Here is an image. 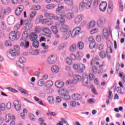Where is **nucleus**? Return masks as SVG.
Here are the masks:
<instances>
[{"mask_svg":"<svg viewBox=\"0 0 125 125\" xmlns=\"http://www.w3.org/2000/svg\"><path fill=\"white\" fill-rule=\"evenodd\" d=\"M20 49V47L19 45H16L14 46V50H10L9 52L7 53V55L11 60H14L15 59V56H18L20 53L18 52V50Z\"/></svg>","mask_w":125,"mask_h":125,"instance_id":"nucleus-1","label":"nucleus"},{"mask_svg":"<svg viewBox=\"0 0 125 125\" xmlns=\"http://www.w3.org/2000/svg\"><path fill=\"white\" fill-rule=\"evenodd\" d=\"M24 25V30L25 31H29L33 27V23H32V19H28L25 20L24 21L23 20H21L20 25Z\"/></svg>","mask_w":125,"mask_h":125,"instance_id":"nucleus-2","label":"nucleus"},{"mask_svg":"<svg viewBox=\"0 0 125 125\" xmlns=\"http://www.w3.org/2000/svg\"><path fill=\"white\" fill-rule=\"evenodd\" d=\"M81 27H78L73 30L71 33V37L75 38L78 36V39H83L84 36V33L83 32H81Z\"/></svg>","mask_w":125,"mask_h":125,"instance_id":"nucleus-3","label":"nucleus"},{"mask_svg":"<svg viewBox=\"0 0 125 125\" xmlns=\"http://www.w3.org/2000/svg\"><path fill=\"white\" fill-rule=\"evenodd\" d=\"M93 1V0H83V2L80 3L79 5L80 9L83 10V7L87 9L89 8L91 6Z\"/></svg>","mask_w":125,"mask_h":125,"instance_id":"nucleus-4","label":"nucleus"},{"mask_svg":"<svg viewBox=\"0 0 125 125\" xmlns=\"http://www.w3.org/2000/svg\"><path fill=\"white\" fill-rule=\"evenodd\" d=\"M20 38V33L18 31H14L10 33L9 35V39L11 42L18 40Z\"/></svg>","mask_w":125,"mask_h":125,"instance_id":"nucleus-5","label":"nucleus"},{"mask_svg":"<svg viewBox=\"0 0 125 125\" xmlns=\"http://www.w3.org/2000/svg\"><path fill=\"white\" fill-rule=\"evenodd\" d=\"M56 13L58 15L61 16L59 20V23L62 26L63 25V6H61L57 8Z\"/></svg>","mask_w":125,"mask_h":125,"instance_id":"nucleus-6","label":"nucleus"},{"mask_svg":"<svg viewBox=\"0 0 125 125\" xmlns=\"http://www.w3.org/2000/svg\"><path fill=\"white\" fill-rule=\"evenodd\" d=\"M55 86L58 88H60L58 90V93L60 95H62V91H63V82L60 81H57L55 83Z\"/></svg>","mask_w":125,"mask_h":125,"instance_id":"nucleus-7","label":"nucleus"},{"mask_svg":"<svg viewBox=\"0 0 125 125\" xmlns=\"http://www.w3.org/2000/svg\"><path fill=\"white\" fill-rule=\"evenodd\" d=\"M7 22L8 25H13L15 23V17L13 16H9L7 19Z\"/></svg>","mask_w":125,"mask_h":125,"instance_id":"nucleus-8","label":"nucleus"},{"mask_svg":"<svg viewBox=\"0 0 125 125\" xmlns=\"http://www.w3.org/2000/svg\"><path fill=\"white\" fill-rule=\"evenodd\" d=\"M56 62V58L53 56L51 55L48 57L47 59V63L49 64V65H51L52 64H54Z\"/></svg>","mask_w":125,"mask_h":125,"instance_id":"nucleus-9","label":"nucleus"},{"mask_svg":"<svg viewBox=\"0 0 125 125\" xmlns=\"http://www.w3.org/2000/svg\"><path fill=\"white\" fill-rule=\"evenodd\" d=\"M83 15H79L77 16L74 20V23L76 25H78V24H80L81 23V21H83Z\"/></svg>","mask_w":125,"mask_h":125,"instance_id":"nucleus-10","label":"nucleus"},{"mask_svg":"<svg viewBox=\"0 0 125 125\" xmlns=\"http://www.w3.org/2000/svg\"><path fill=\"white\" fill-rule=\"evenodd\" d=\"M113 9H114V3L110 1L108 3V6L107 7V13L108 14H111L113 12Z\"/></svg>","mask_w":125,"mask_h":125,"instance_id":"nucleus-11","label":"nucleus"},{"mask_svg":"<svg viewBox=\"0 0 125 125\" xmlns=\"http://www.w3.org/2000/svg\"><path fill=\"white\" fill-rule=\"evenodd\" d=\"M107 7V2L103 1L100 3V10L102 12H104L106 10V8Z\"/></svg>","mask_w":125,"mask_h":125,"instance_id":"nucleus-12","label":"nucleus"},{"mask_svg":"<svg viewBox=\"0 0 125 125\" xmlns=\"http://www.w3.org/2000/svg\"><path fill=\"white\" fill-rule=\"evenodd\" d=\"M74 17H75V14H74V13H68L66 14L63 15V18H66V19H68V20L73 19Z\"/></svg>","mask_w":125,"mask_h":125,"instance_id":"nucleus-13","label":"nucleus"},{"mask_svg":"<svg viewBox=\"0 0 125 125\" xmlns=\"http://www.w3.org/2000/svg\"><path fill=\"white\" fill-rule=\"evenodd\" d=\"M23 8L24 6L22 5L19 6L16 9V15H17V16H19V15H20V13L23 11Z\"/></svg>","mask_w":125,"mask_h":125,"instance_id":"nucleus-14","label":"nucleus"},{"mask_svg":"<svg viewBox=\"0 0 125 125\" xmlns=\"http://www.w3.org/2000/svg\"><path fill=\"white\" fill-rule=\"evenodd\" d=\"M13 105L17 111H19L21 109V104H19V102L17 100H15L13 102Z\"/></svg>","mask_w":125,"mask_h":125,"instance_id":"nucleus-15","label":"nucleus"},{"mask_svg":"<svg viewBox=\"0 0 125 125\" xmlns=\"http://www.w3.org/2000/svg\"><path fill=\"white\" fill-rule=\"evenodd\" d=\"M29 38L32 42H35L37 41V39H38V35H37V33L33 32L29 36Z\"/></svg>","mask_w":125,"mask_h":125,"instance_id":"nucleus-16","label":"nucleus"},{"mask_svg":"<svg viewBox=\"0 0 125 125\" xmlns=\"http://www.w3.org/2000/svg\"><path fill=\"white\" fill-rule=\"evenodd\" d=\"M72 97L73 100H80L83 98V96L80 94H73Z\"/></svg>","mask_w":125,"mask_h":125,"instance_id":"nucleus-17","label":"nucleus"},{"mask_svg":"<svg viewBox=\"0 0 125 125\" xmlns=\"http://www.w3.org/2000/svg\"><path fill=\"white\" fill-rule=\"evenodd\" d=\"M20 45L25 48H28L30 46V42L28 41H23L21 42Z\"/></svg>","mask_w":125,"mask_h":125,"instance_id":"nucleus-18","label":"nucleus"},{"mask_svg":"<svg viewBox=\"0 0 125 125\" xmlns=\"http://www.w3.org/2000/svg\"><path fill=\"white\" fill-rule=\"evenodd\" d=\"M103 36L106 40L109 39V31L106 28H104L103 30Z\"/></svg>","mask_w":125,"mask_h":125,"instance_id":"nucleus-19","label":"nucleus"},{"mask_svg":"<svg viewBox=\"0 0 125 125\" xmlns=\"http://www.w3.org/2000/svg\"><path fill=\"white\" fill-rule=\"evenodd\" d=\"M85 69V65L83 64H81L78 66V68L77 69V72L78 73H83V70Z\"/></svg>","mask_w":125,"mask_h":125,"instance_id":"nucleus-20","label":"nucleus"},{"mask_svg":"<svg viewBox=\"0 0 125 125\" xmlns=\"http://www.w3.org/2000/svg\"><path fill=\"white\" fill-rule=\"evenodd\" d=\"M69 33L71 32L70 28H69V26L66 24L63 25V33Z\"/></svg>","mask_w":125,"mask_h":125,"instance_id":"nucleus-21","label":"nucleus"},{"mask_svg":"<svg viewBox=\"0 0 125 125\" xmlns=\"http://www.w3.org/2000/svg\"><path fill=\"white\" fill-rule=\"evenodd\" d=\"M64 2L67 5H69V6L74 5V0H64Z\"/></svg>","mask_w":125,"mask_h":125,"instance_id":"nucleus-22","label":"nucleus"},{"mask_svg":"<svg viewBox=\"0 0 125 125\" xmlns=\"http://www.w3.org/2000/svg\"><path fill=\"white\" fill-rule=\"evenodd\" d=\"M77 83H78V81L75 78L74 80H68L66 81V84H77Z\"/></svg>","mask_w":125,"mask_h":125,"instance_id":"nucleus-23","label":"nucleus"},{"mask_svg":"<svg viewBox=\"0 0 125 125\" xmlns=\"http://www.w3.org/2000/svg\"><path fill=\"white\" fill-rule=\"evenodd\" d=\"M105 24V22L102 19H100L99 20H98L97 21V25L98 27H100V28H101L103 25Z\"/></svg>","mask_w":125,"mask_h":125,"instance_id":"nucleus-24","label":"nucleus"},{"mask_svg":"<svg viewBox=\"0 0 125 125\" xmlns=\"http://www.w3.org/2000/svg\"><path fill=\"white\" fill-rule=\"evenodd\" d=\"M70 35L71 32H63V40H68Z\"/></svg>","mask_w":125,"mask_h":125,"instance_id":"nucleus-25","label":"nucleus"},{"mask_svg":"<svg viewBox=\"0 0 125 125\" xmlns=\"http://www.w3.org/2000/svg\"><path fill=\"white\" fill-rule=\"evenodd\" d=\"M63 99L64 100H69V99L71 98V97L70 96V95L65 94L66 92L68 93V92L67 91H65V90L64 89H63Z\"/></svg>","mask_w":125,"mask_h":125,"instance_id":"nucleus-26","label":"nucleus"},{"mask_svg":"<svg viewBox=\"0 0 125 125\" xmlns=\"http://www.w3.org/2000/svg\"><path fill=\"white\" fill-rule=\"evenodd\" d=\"M53 14L49 13H45L44 16L46 17L47 19L52 20L53 19Z\"/></svg>","mask_w":125,"mask_h":125,"instance_id":"nucleus-27","label":"nucleus"},{"mask_svg":"<svg viewBox=\"0 0 125 125\" xmlns=\"http://www.w3.org/2000/svg\"><path fill=\"white\" fill-rule=\"evenodd\" d=\"M51 70L53 73H58V72H59V68L56 65L53 66Z\"/></svg>","mask_w":125,"mask_h":125,"instance_id":"nucleus-28","label":"nucleus"},{"mask_svg":"<svg viewBox=\"0 0 125 125\" xmlns=\"http://www.w3.org/2000/svg\"><path fill=\"white\" fill-rule=\"evenodd\" d=\"M69 49L70 51H71V52H75V51L77 50V45H76L75 44H73L70 46Z\"/></svg>","mask_w":125,"mask_h":125,"instance_id":"nucleus-29","label":"nucleus"},{"mask_svg":"<svg viewBox=\"0 0 125 125\" xmlns=\"http://www.w3.org/2000/svg\"><path fill=\"white\" fill-rule=\"evenodd\" d=\"M53 85V83L51 81H48L45 83V87H47L48 88L49 87H51Z\"/></svg>","mask_w":125,"mask_h":125,"instance_id":"nucleus-30","label":"nucleus"},{"mask_svg":"<svg viewBox=\"0 0 125 125\" xmlns=\"http://www.w3.org/2000/svg\"><path fill=\"white\" fill-rule=\"evenodd\" d=\"M77 46L79 49H83L84 47V43L82 42H79L77 44Z\"/></svg>","mask_w":125,"mask_h":125,"instance_id":"nucleus-31","label":"nucleus"},{"mask_svg":"<svg viewBox=\"0 0 125 125\" xmlns=\"http://www.w3.org/2000/svg\"><path fill=\"white\" fill-rule=\"evenodd\" d=\"M82 84L83 86H87V84H88V78L83 79Z\"/></svg>","mask_w":125,"mask_h":125,"instance_id":"nucleus-32","label":"nucleus"},{"mask_svg":"<svg viewBox=\"0 0 125 125\" xmlns=\"http://www.w3.org/2000/svg\"><path fill=\"white\" fill-rule=\"evenodd\" d=\"M6 14V12L5 10H2L1 12H0V20H2L4 17V15Z\"/></svg>","mask_w":125,"mask_h":125,"instance_id":"nucleus-33","label":"nucleus"},{"mask_svg":"<svg viewBox=\"0 0 125 125\" xmlns=\"http://www.w3.org/2000/svg\"><path fill=\"white\" fill-rule=\"evenodd\" d=\"M99 56L103 59L106 57V52L105 51H101L99 54Z\"/></svg>","mask_w":125,"mask_h":125,"instance_id":"nucleus-34","label":"nucleus"},{"mask_svg":"<svg viewBox=\"0 0 125 125\" xmlns=\"http://www.w3.org/2000/svg\"><path fill=\"white\" fill-rule=\"evenodd\" d=\"M56 5L54 4H49L46 6L47 9H53L55 7Z\"/></svg>","mask_w":125,"mask_h":125,"instance_id":"nucleus-35","label":"nucleus"},{"mask_svg":"<svg viewBox=\"0 0 125 125\" xmlns=\"http://www.w3.org/2000/svg\"><path fill=\"white\" fill-rule=\"evenodd\" d=\"M74 79L77 81V82H82V76L78 75H76L74 77Z\"/></svg>","mask_w":125,"mask_h":125,"instance_id":"nucleus-36","label":"nucleus"},{"mask_svg":"<svg viewBox=\"0 0 125 125\" xmlns=\"http://www.w3.org/2000/svg\"><path fill=\"white\" fill-rule=\"evenodd\" d=\"M32 45L34 47L38 48V47H39V45H40L39 41H33Z\"/></svg>","mask_w":125,"mask_h":125,"instance_id":"nucleus-37","label":"nucleus"},{"mask_svg":"<svg viewBox=\"0 0 125 125\" xmlns=\"http://www.w3.org/2000/svg\"><path fill=\"white\" fill-rule=\"evenodd\" d=\"M11 120V115L10 114H8L6 116L5 122L6 123H9Z\"/></svg>","mask_w":125,"mask_h":125,"instance_id":"nucleus-38","label":"nucleus"},{"mask_svg":"<svg viewBox=\"0 0 125 125\" xmlns=\"http://www.w3.org/2000/svg\"><path fill=\"white\" fill-rule=\"evenodd\" d=\"M0 27L2 30L6 29V25L5 24V22H4V21H1L0 22Z\"/></svg>","mask_w":125,"mask_h":125,"instance_id":"nucleus-39","label":"nucleus"},{"mask_svg":"<svg viewBox=\"0 0 125 125\" xmlns=\"http://www.w3.org/2000/svg\"><path fill=\"white\" fill-rule=\"evenodd\" d=\"M96 45V43L95 42H90L89 47L90 49H93L95 47Z\"/></svg>","mask_w":125,"mask_h":125,"instance_id":"nucleus-40","label":"nucleus"},{"mask_svg":"<svg viewBox=\"0 0 125 125\" xmlns=\"http://www.w3.org/2000/svg\"><path fill=\"white\" fill-rule=\"evenodd\" d=\"M51 30L52 32L53 33V34H56L57 33H58V30H57V28L55 26H52L51 27Z\"/></svg>","mask_w":125,"mask_h":125,"instance_id":"nucleus-41","label":"nucleus"},{"mask_svg":"<svg viewBox=\"0 0 125 125\" xmlns=\"http://www.w3.org/2000/svg\"><path fill=\"white\" fill-rule=\"evenodd\" d=\"M66 62L68 65H72L73 64V62L72 61V60L70 59V58H67L66 59Z\"/></svg>","mask_w":125,"mask_h":125,"instance_id":"nucleus-42","label":"nucleus"},{"mask_svg":"<svg viewBox=\"0 0 125 125\" xmlns=\"http://www.w3.org/2000/svg\"><path fill=\"white\" fill-rule=\"evenodd\" d=\"M6 89H8V90H9V91H10L11 92H14V93L17 92V90H16L13 88L9 87H7Z\"/></svg>","mask_w":125,"mask_h":125,"instance_id":"nucleus-43","label":"nucleus"},{"mask_svg":"<svg viewBox=\"0 0 125 125\" xmlns=\"http://www.w3.org/2000/svg\"><path fill=\"white\" fill-rule=\"evenodd\" d=\"M94 26H95V21H91L88 25L89 28H93Z\"/></svg>","mask_w":125,"mask_h":125,"instance_id":"nucleus-44","label":"nucleus"},{"mask_svg":"<svg viewBox=\"0 0 125 125\" xmlns=\"http://www.w3.org/2000/svg\"><path fill=\"white\" fill-rule=\"evenodd\" d=\"M32 9L34 10H39V9H41V6L39 5L32 6Z\"/></svg>","mask_w":125,"mask_h":125,"instance_id":"nucleus-45","label":"nucleus"},{"mask_svg":"<svg viewBox=\"0 0 125 125\" xmlns=\"http://www.w3.org/2000/svg\"><path fill=\"white\" fill-rule=\"evenodd\" d=\"M92 71L94 74H96V72L98 71V68L96 66H93L92 68Z\"/></svg>","mask_w":125,"mask_h":125,"instance_id":"nucleus-46","label":"nucleus"},{"mask_svg":"<svg viewBox=\"0 0 125 125\" xmlns=\"http://www.w3.org/2000/svg\"><path fill=\"white\" fill-rule=\"evenodd\" d=\"M47 100L50 103H51V104H52V103L54 102V99L52 97H48Z\"/></svg>","mask_w":125,"mask_h":125,"instance_id":"nucleus-47","label":"nucleus"},{"mask_svg":"<svg viewBox=\"0 0 125 125\" xmlns=\"http://www.w3.org/2000/svg\"><path fill=\"white\" fill-rule=\"evenodd\" d=\"M51 35H52L51 31H49V32H46L45 34H44V36L47 38H51Z\"/></svg>","mask_w":125,"mask_h":125,"instance_id":"nucleus-48","label":"nucleus"},{"mask_svg":"<svg viewBox=\"0 0 125 125\" xmlns=\"http://www.w3.org/2000/svg\"><path fill=\"white\" fill-rule=\"evenodd\" d=\"M119 10L120 11H124V5H123V2H119Z\"/></svg>","mask_w":125,"mask_h":125,"instance_id":"nucleus-49","label":"nucleus"},{"mask_svg":"<svg viewBox=\"0 0 125 125\" xmlns=\"http://www.w3.org/2000/svg\"><path fill=\"white\" fill-rule=\"evenodd\" d=\"M19 61L20 63H25V62H26V59H25V58H24V57H22L20 58Z\"/></svg>","mask_w":125,"mask_h":125,"instance_id":"nucleus-50","label":"nucleus"},{"mask_svg":"<svg viewBox=\"0 0 125 125\" xmlns=\"http://www.w3.org/2000/svg\"><path fill=\"white\" fill-rule=\"evenodd\" d=\"M94 78H95V76H94V74L90 73L89 74V79L90 81H93L94 80Z\"/></svg>","mask_w":125,"mask_h":125,"instance_id":"nucleus-51","label":"nucleus"},{"mask_svg":"<svg viewBox=\"0 0 125 125\" xmlns=\"http://www.w3.org/2000/svg\"><path fill=\"white\" fill-rule=\"evenodd\" d=\"M5 46H11L12 45V44L11 43V42L9 41H6L5 42Z\"/></svg>","mask_w":125,"mask_h":125,"instance_id":"nucleus-52","label":"nucleus"},{"mask_svg":"<svg viewBox=\"0 0 125 125\" xmlns=\"http://www.w3.org/2000/svg\"><path fill=\"white\" fill-rule=\"evenodd\" d=\"M99 3L98 0H94L93 3L94 7H97L98 6V4Z\"/></svg>","mask_w":125,"mask_h":125,"instance_id":"nucleus-53","label":"nucleus"},{"mask_svg":"<svg viewBox=\"0 0 125 125\" xmlns=\"http://www.w3.org/2000/svg\"><path fill=\"white\" fill-rule=\"evenodd\" d=\"M43 17V16L42 15H41L40 16H38V19H37V21H38V20H39L38 23H41V22H42V21Z\"/></svg>","mask_w":125,"mask_h":125,"instance_id":"nucleus-54","label":"nucleus"},{"mask_svg":"<svg viewBox=\"0 0 125 125\" xmlns=\"http://www.w3.org/2000/svg\"><path fill=\"white\" fill-rule=\"evenodd\" d=\"M41 46H42V47H43L44 49H47V48H48V46L46 45V44L44 42L42 43L41 44Z\"/></svg>","mask_w":125,"mask_h":125,"instance_id":"nucleus-55","label":"nucleus"},{"mask_svg":"<svg viewBox=\"0 0 125 125\" xmlns=\"http://www.w3.org/2000/svg\"><path fill=\"white\" fill-rule=\"evenodd\" d=\"M43 32L44 33H48V32H51V31H50V30L49 29V28L44 27L43 28Z\"/></svg>","mask_w":125,"mask_h":125,"instance_id":"nucleus-56","label":"nucleus"},{"mask_svg":"<svg viewBox=\"0 0 125 125\" xmlns=\"http://www.w3.org/2000/svg\"><path fill=\"white\" fill-rule=\"evenodd\" d=\"M20 26L21 25L19 24H16L14 28V31H18V30H19V29H20Z\"/></svg>","mask_w":125,"mask_h":125,"instance_id":"nucleus-57","label":"nucleus"},{"mask_svg":"<svg viewBox=\"0 0 125 125\" xmlns=\"http://www.w3.org/2000/svg\"><path fill=\"white\" fill-rule=\"evenodd\" d=\"M36 14H37V12H36V11L32 12L30 13V17L31 18H34V17H35V16H36Z\"/></svg>","mask_w":125,"mask_h":125,"instance_id":"nucleus-58","label":"nucleus"},{"mask_svg":"<svg viewBox=\"0 0 125 125\" xmlns=\"http://www.w3.org/2000/svg\"><path fill=\"white\" fill-rule=\"evenodd\" d=\"M97 32H98V29L95 28V29H92L90 31V34H91V35H93V34H95V33H97Z\"/></svg>","mask_w":125,"mask_h":125,"instance_id":"nucleus-59","label":"nucleus"},{"mask_svg":"<svg viewBox=\"0 0 125 125\" xmlns=\"http://www.w3.org/2000/svg\"><path fill=\"white\" fill-rule=\"evenodd\" d=\"M42 81V79H41L38 81V85L39 86H42L43 85V82Z\"/></svg>","mask_w":125,"mask_h":125,"instance_id":"nucleus-60","label":"nucleus"},{"mask_svg":"<svg viewBox=\"0 0 125 125\" xmlns=\"http://www.w3.org/2000/svg\"><path fill=\"white\" fill-rule=\"evenodd\" d=\"M116 90L118 93H120V94H124V93H122V88L120 87H117L116 88Z\"/></svg>","mask_w":125,"mask_h":125,"instance_id":"nucleus-61","label":"nucleus"},{"mask_svg":"<svg viewBox=\"0 0 125 125\" xmlns=\"http://www.w3.org/2000/svg\"><path fill=\"white\" fill-rule=\"evenodd\" d=\"M2 3L4 5L8 4L9 0H1Z\"/></svg>","mask_w":125,"mask_h":125,"instance_id":"nucleus-62","label":"nucleus"},{"mask_svg":"<svg viewBox=\"0 0 125 125\" xmlns=\"http://www.w3.org/2000/svg\"><path fill=\"white\" fill-rule=\"evenodd\" d=\"M99 50H103L104 49V45L103 44H101L98 47Z\"/></svg>","mask_w":125,"mask_h":125,"instance_id":"nucleus-63","label":"nucleus"},{"mask_svg":"<svg viewBox=\"0 0 125 125\" xmlns=\"http://www.w3.org/2000/svg\"><path fill=\"white\" fill-rule=\"evenodd\" d=\"M77 105V103L75 101H72L70 102V106L71 107H75Z\"/></svg>","mask_w":125,"mask_h":125,"instance_id":"nucleus-64","label":"nucleus"}]
</instances>
